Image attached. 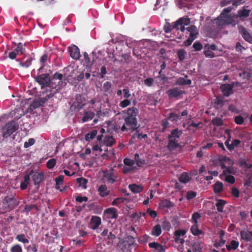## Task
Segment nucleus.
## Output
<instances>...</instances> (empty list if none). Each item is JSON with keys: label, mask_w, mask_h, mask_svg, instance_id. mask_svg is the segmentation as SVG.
Here are the masks:
<instances>
[{"label": "nucleus", "mask_w": 252, "mask_h": 252, "mask_svg": "<svg viewBox=\"0 0 252 252\" xmlns=\"http://www.w3.org/2000/svg\"><path fill=\"white\" fill-rule=\"evenodd\" d=\"M92 155V149L89 148H86L84 151L81 154L82 157H86V156L89 155Z\"/></svg>", "instance_id": "obj_56"}, {"label": "nucleus", "mask_w": 252, "mask_h": 252, "mask_svg": "<svg viewBox=\"0 0 252 252\" xmlns=\"http://www.w3.org/2000/svg\"><path fill=\"white\" fill-rule=\"evenodd\" d=\"M77 183L80 187L83 189L87 188V180L84 178H78L77 179Z\"/></svg>", "instance_id": "obj_40"}, {"label": "nucleus", "mask_w": 252, "mask_h": 252, "mask_svg": "<svg viewBox=\"0 0 252 252\" xmlns=\"http://www.w3.org/2000/svg\"><path fill=\"white\" fill-rule=\"evenodd\" d=\"M226 201L222 199H218L217 200L216 204L217 210L220 212H222L223 211V207L226 204Z\"/></svg>", "instance_id": "obj_28"}, {"label": "nucleus", "mask_w": 252, "mask_h": 252, "mask_svg": "<svg viewBox=\"0 0 252 252\" xmlns=\"http://www.w3.org/2000/svg\"><path fill=\"white\" fill-rule=\"evenodd\" d=\"M223 185L220 182H217L213 186V189L215 193L220 192L223 189Z\"/></svg>", "instance_id": "obj_26"}, {"label": "nucleus", "mask_w": 252, "mask_h": 252, "mask_svg": "<svg viewBox=\"0 0 252 252\" xmlns=\"http://www.w3.org/2000/svg\"><path fill=\"white\" fill-rule=\"evenodd\" d=\"M187 53L184 50H180L178 52V56L181 61H183L185 59Z\"/></svg>", "instance_id": "obj_51"}, {"label": "nucleus", "mask_w": 252, "mask_h": 252, "mask_svg": "<svg viewBox=\"0 0 252 252\" xmlns=\"http://www.w3.org/2000/svg\"><path fill=\"white\" fill-rule=\"evenodd\" d=\"M219 161L221 168H224L226 165H231L233 164V161L228 158L224 156L220 157L219 158Z\"/></svg>", "instance_id": "obj_11"}, {"label": "nucleus", "mask_w": 252, "mask_h": 252, "mask_svg": "<svg viewBox=\"0 0 252 252\" xmlns=\"http://www.w3.org/2000/svg\"><path fill=\"white\" fill-rule=\"evenodd\" d=\"M101 219L97 216H93L92 217L90 221V226L93 229H96L101 224Z\"/></svg>", "instance_id": "obj_12"}, {"label": "nucleus", "mask_w": 252, "mask_h": 252, "mask_svg": "<svg viewBox=\"0 0 252 252\" xmlns=\"http://www.w3.org/2000/svg\"><path fill=\"white\" fill-rule=\"evenodd\" d=\"M56 164V160L54 158L49 160L47 162V166L48 168L51 169Z\"/></svg>", "instance_id": "obj_55"}, {"label": "nucleus", "mask_w": 252, "mask_h": 252, "mask_svg": "<svg viewBox=\"0 0 252 252\" xmlns=\"http://www.w3.org/2000/svg\"><path fill=\"white\" fill-rule=\"evenodd\" d=\"M191 83V81L190 79H188L187 78V76L186 77V78H179L176 83L180 85H190Z\"/></svg>", "instance_id": "obj_33"}, {"label": "nucleus", "mask_w": 252, "mask_h": 252, "mask_svg": "<svg viewBox=\"0 0 252 252\" xmlns=\"http://www.w3.org/2000/svg\"><path fill=\"white\" fill-rule=\"evenodd\" d=\"M43 179V175L42 174L35 172L32 176V180L35 184H38L41 183Z\"/></svg>", "instance_id": "obj_23"}, {"label": "nucleus", "mask_w": 252, "mask_h": 252, "mask_svg": "<svg viewBox=\"0 0 252 252\" xmlns=\"http://www.w3.org/2000/svg\"><path fill=\"white\" fill-rule=\"evenodd\" d=\"M135 169L134 166L125 165L123 168V172L124 173H128L132 172Z\"/></svg>", "instance_id": "obj_49"}, {"label": "nucleus", "mask_w": 252, "mask_h": 252, "mask_svg": "<svg viewBox=\"0 0 252 252\" xmlns=\"http://www.w3.org/2000/svg\"><path fill=\"white\" fill-rule=\"evenodd\" d=\"M173 205L174 204L172 202L167 200H163L160 203V206L162 208H169L173 207Z\"/></svg>", "instance_id": "obj_43"}, {"label": "nucleus", "mask_w": 252, "mask_h": 252, "mask_svg": "<svg viewBox=\"0 0 252 252\" xmlns=\"http://www.w3.org/2000/svg\"><path fill=\"white\" fill-rule=\"evenodd\" d=\"M16 239L20 242L24 244H28L29 242V240L26 238L24 234H18L16 237Z\"/></svg>", "instance_id": "obj_36"}, {"label": "nucleus", "mask_w": 252, "mask_h": 252, "mask_svg": "<svg viewBox=\"0 0 252 252\" xmlns=\"http://www.w3.org/2000/svg\"><path fill=\"white\" fill-rule=\"evenodd\" d=\"M187 30L189 32V37L193 38V40H194L196 37V35L197 34V31L196 28L194 26H191L187 28Z\"/></svg>", "instance_id": "obj_22"}, {"label": "nucleus", "mask_w": 252, "mask_h": 252, "mask_svg": "<svg viewBox=\"0 0 252 252\" xmlns=\"http://www.w3.org/2000/svg\"><path fill=\"white\" fill-rule=\"evenodd\" d=\"M191 179V177L187 172H184L180 176L179 180L180 182L183 183H187L189 182Z\"/></svg>", "instance_id": "obj_27"}, {"label": "nucleus", "mask_w": 252, "mask_h": 252, "mask_svg": "<svg viewBox=\"0 0 252 252\" xmlns=\"http://www.w3.org/2000/svg\"><path fill=\"white\" fill-rule=\"evenodd\" d=\"M130 104V101L127 99H125V100L120 102L119 105L122 108H125Z\"/></svg>", "instance_id": "obj_53"}, {"label": "nucleus", "mask_w": 252, "mask_h": 252, "mask_svg": "<svg viewBox=\"0 0 252 252\" xmlns=\"http://www.w3.org/2000/svg\"><path fill=\"white\" fill-rule=\"evenodd\" d=\"M170 98L176 97L181 94V92L177 89L170 90L167 92Z\"/></svg>", "instance_id": "obj_29"}, {"label": "nucleus", "mask_w": 252, "mask_h": 252, "mask_svg": "<svg viewBox=\"0 0 252 252\" xmlns=\"http://www.w3.org/2000/svg\"><path fill=\"white\" fill-rule=\"evenodd\" d=\"M102 146L101 144H100V145L98 144L93 145L92 147V157L93 158H95L96 157L100 156L103 151L104 152L107 151V148L103 149L102 148Z\"/></svg>", "instance_id": "obj_7"}, {"label": "nucleus", "mask_w": 252, "mask_h": 252, "mask_svg": "<svg viewBox=\"0 0 252 252\" xmlns=\"http://www.w3.org/2000/svg\"><path fill=\"white\" fill-rule=\"evenodd\" d=\"M250 13V10L246 9H243L241 10H239L238 11V16H235L236 18L235 19V21L237 22L236 19L239 18H246L249 16Z\"/></svg>", "instance_id": "obj_31"}, {"label": "nucleus", "mask_w": 252, "mask_h": 252, "mask_svg": "<svg viewBox=\"0 0 252 252\" xmlns=\"http://www.w3.org/2000/svg\"><path fill=\"white\" fill-rule=\"evenodd\" d=\"M103 215L105 219H116L117 217L116 209L114 208H108L104 211Z\"/></svg>", "instance_id": "obj_8"}, {"label": "nucleus", "mask_w": 252, "mask_h": 252, "mask_svg": "<svg viewBox=\"0 0 252 252\" xmlns=\"http://www.w3.org/2000/svg\"><path fill=\"white\" fill-rule=\"evenodd\" d=\"M222 169H223V174H221L220 176L221 179H223V175H228V174L235 173V171L232 167L225 166V167Z\"/></svg>", "instance_id": "obj_25"}, {"label": "nucleus", "mask_w": 252, "mask_h": 252, "mask_svg": "<svg viewBox=\"0 0 252 252\" xmlns=\"http://www.w3.org/2000/svg\"><path fill=\"white\" fill-rule=\"evenodd\" d=\"M212 122L214 125L217 126H221L222 124V121L220 118L214 119Z\"/></svg>", "instance_id": "obj_64"}, {"label": "nucleus", "mask_w": 252, "mask_h": 252, "mask_svg": "<svg viewBox=\"0 0 252 252\" xmlns=\"http://www.w3.org/2000/svg\"><path fill=\"white\" fill-rule=\"evenodd\" d=\"M37 81L41 85H45L47 83L48 79L44 75H41L36 78Z\"/></svg>", "instance_id": "obj_42"}, {"label": "nucleus", "mask_w": 252, "mask_h": 252, "mask_svg": "<svg viewBox=\"0 0 252 252\" xmlns=\"http://www.w3.org/2000/svg\"><path fill=\"white\" fill-rule=\"evenodd\" d=\"M70 57L74 59L77 60L80 56L79 48L75 45H72L68 48Z\"/></svg>", "instance_id": "obj_9"}, {"label": "nucleus", "mask_w": 252, "mask_h": 252, "mask_svg": "<svg viewBox=\"0 0 252 252\" xmlns=\"http://www.w3.org/2000/svg\"><path fill=\"white\" fill-rule=\"evenodd\" d=\"M235 122L238 125H242L244 123V119L240 116H236L235 118Z\"/></svg>", "instance_id": "obj_57"}, {"label": "nucleus", "mask_w": 252, "mask_h": 252, "mask_svg": "<svg viewBox=\"0 0 252 252\" xmlns=\"http://www.w3.org/2000/svg\"><path fill=\"white\" fill-rule=\"evenodd\" d=\"M149 247L154 248L159 252L163 251L162 246L156 242H152L149 244Z\"/></svg>", "instance_id": "obj_37"}, {"label": "nucleus", "mask_w": 252, "mask_h": 252, "mask_svg": "<svg viewBox=\"0 0 252 252\" xmlns=\"http://www.w3.org/2000/svg\"><path fill=\"white\" fill-rule=\"evenodd\" d=\"M223 176H225V178L224 179H222V180H224L225 182L231 184L234 183L235 178L233 176L228 175Z\"/></svg>", "instance_id": "obj_47"}, {"label": "nucleus", "mask_w": 252, "mask_h": 252, "mask_svg": "<svg viewBox=\"0 0 252 252\" xmlns=\"http://www.w3.org/2000/svg\"><path fill=\"white\" fill-rule=\"evenodd\" d=\"M4 207L8 210L12 209L16 205V200L13 197H6L3 201Z\"/></svg>", "instance_id": "obj_6"}, {"label": "nucleus", "mask_w": 252, "mask_h": 252, "mask_svg": "<svg viewBox=\"0 0 252 252\" xmlns=\"http://www.w3.org/2000/svg\"><path fill=\"white\" fill-rule=\"evenodd\" d=\"M239 31L245 40L252 44V36L247 32L246 29L241 27H239Z\"/></svg>", "instance_id": "obj_16"}, {"label": "nucleus", "mask_w": 252, "mask_h": 252, "mask_svg": "<svg viewBox=\"0 0 252 252\" xmlns=\"http://www.w3.org/2000/svg\"><path fill=\"white\" fill-rule=\"evenodd\" d=\"M241 238L246 241L252 240V231L242 230L240 232Z\"/></svg>", "instance_id": "obj_15"}, {"label": "nucleus", "mask_w": 252, "mask_h": 252, "mask_svg": "<svg viewBox=\"0 0 252 252\" xmlns=\"http://www.w3.org/2000/svg\"><path fill=\"white\" fill-rule=\"evenodd\" d=\"M182 133V132L181 130L175 129L171 132V135L169 136V139L179 140V137L181 135Z\"/></svg>", "instance_id": "obj_20"}, {"label": "nucleus", "mask_w": 252, "mask_h": 252, "mask_svg": "<svg viewBox=\"0 0 252 252\" xmlns=\"http://www.w3.org/2000/svg\"><path fill=\"white\" fill-rule=\"evenodd\" d=\"M196 193L192 191H189L187 193V198L188 200L191 199L196 196Z\"/></svg>", "instance_id": "obj_58"}, {"label": "nucleus", "mask_w": 252, "mask_h": 252, "mask_svg": "<svg viewBox=\"0 0 252 252\" xmlns=\"http://www.w3.org/2000/svg\"><path fill=\"white\" fill-rule=\"evenodd\" d=\"M187 233L186 229H177L174 232V241L177 244L183 245L185 240L184 237Z\"/></svg>", "instance_id": "obj_5"}, {"label": "nucleus", "mask_w": 252, "mask_h": 252, "mask_svg": "<svg viewBox=\"0 0 252 252\" xmlns=\"http://www.w3.org/2000/svg\"><path fill=\"white\" fill-rule=\"evenodd\" d=\"M10 252H23L22 247L19 244H15L10 248Z\"/></svg>", "instance_id": "obj_45"}, {"label": "nucleus", "mask_w": 252, "mask_h": 252, "mask_svg": "<svg viewBox=\"0 0 252 252\" xmlns=\"http://www.w3.org/2000/svg\"><path fill=\"white\" fill-rule=\"evenodd\" d=\"M24 50L22 45L21 44H19L15 49L9 53L8 57L10 59L14 60L18 55L22 54Z\"/></svg>", "instance_id": "obj_10"}, {"label": "nucleus", "mask_w": 252, "mask_h": 252, "mask_svg": "<svg viewBox=\"0 0 252 252\" xmlns=\"http://www.w3.org/2000/svg\"><path fill=\"white\" fill-rule=\"evenodd\" d=\"M104 178L110 183H113L116 180V176L111 173L106 174L104 175Z\"/></svg>", "instance_id": "obj_35"}, {"label": "nucleus", "mask_w": 252, "mask_h": 252, "mask_svg": "<svg viewBox=\"0 0 252 252\" xmlns=\"http://www.w3.org/2000/svg\"><path fill=\"white\" fill-rule=\"evenodd\" d=\"M239 162L241 166H243L246 169L252 167V164L247 163V161L245 159H240Z\"/></svg>", "instance_id": "obj_46"}, {"label": "nucleus", "mask_w": 252, "mask_h": 252, "mask_svg": "<svg viewBox=\"0 0 252 252\" xmlns=\"http://www.w3.org/2000/svg\"><path fill=\"white\" fill-rule=\"evenodd\" d=\"M190 23L189 19L188 18H181L173 24V28L180 30L183 32L185 30L184 26L188 25Z\"/></svg>", "instance_id": "obj_4"}, {"label": "nucleus", "mask_w": 252, "mask_h": 252, "mask_svg": "<svg viewBox=\"0 0 252 252\" xmlns=\"http://www.w3.org/2000/svg\"><path fill=\"white\" fill-rule=\"evenodd\" d=\"M200 218V215L197 212L194 213L191 217V221L194 224L197 223V220Z\"/></svg>", "instance_id": "obj_50"}, {"label": "nucleus", "mask_w": 252, "mask_h": 252, "mask_svg": "<svg viewBox=\"0 0 252 252\" xmlns=\"http://www.w3.org/2000/svg\"><path fill=\"white\" fill-rule=\"evenodd\" d=\"M115 143V141L113 136L107 135L105 136L102 141H101V144L102 145H105L106 147H110L112 146Z\"/></svg>", "instance_id": "obj_13"}, {"label": "nucleus", "mask_w": 252, "mask_h": 252, "mask_svg": "<svg viewBox=\"0 0 252 252\" xmlns=\"http://www.w3.org/2000/svg\"><path fill=\"white\" fill-rule=\"evenodd\" d=\"M96 135V131L93 130L86 134L85 139L86 141H89L94 138Z\"/></svg>", "instance_id": "obj_44"}, {"label": "nucleus", "mask_w": 252, "mask_h": 252, "mask_svg": "<svg viewBox=\"0 0 252 252\" xmlns=\"http://www.w3.org/2000/svg\"><path fill=\"white\" fill-rule=\"evenodd\" d=\"M18 128L17 125L14 122L7 123L2 128L3 137L7 138L15 131Z\"/></svg>", "instance_id": "obj_3"}, {"label": "nucleus", "mask_w": 252, "mask_h": 252, "mask_svg": "<svg viewBox=\"0 0 252 252\" xmlns=\"http://www.w3.org/2000/svg\"><path fill=\"white\" fill-rule=\"evenodd\" d=\"M204 53L207 58H214L215 57L214 53L209 48H208V46H205Z\"/></svg>", "instance_id": "obj_39"}, {"label": "nucleus", "mask_w": 252, "mask_h": 252, "mask_svg": "<svg viewBox=\"0 0 252 252\" xmlns=\"http://www.w3.org/2000/svg\"><path fill=\"white\" fill-rule=\"evenodd\" d=\"M137 111V109L134 107L127 110V115L125 117V124L121 127L122 131H133L137 128V121L136 119Z\"/></svg>", "instance_id": "obj_1"}, {"label": "nucleus", "mask_w": 252, "mask_h": 252, "mask_svg": "<svg viewBox=\"0 0 252 252\" xmlns=\"http://www.w3.org/2000/svg\"><path fill=\"white\" fill-rule=\"evenodd\" d=\"M126 199L123 197H119L114 200L112 204L114 206H118L119 204L123 203Z\"/></svg>", "instance_id": "obj_48"}, {"label": "nucleus", "mask_w": 252, "mask_h": 252, "mask_svg": "<svg viewBox=\"0 0 252 252\" xmlns=\"http://www.w3.org/2000/svg\"><path fill=\"white\" fill-rule=\"evenodd\" d=\"M239 244L238 241L233 240L229 244L226 245L227 249L229 251L235 250L238 248Z\"/></svg>", "instance_id": "obj_32"}, {"label": "nucleus", "mask_w": 252, "mask_h": 252, "mask_svg": "<svg viewBox=\"0 0 252 252\" xmlns=\"http://www.w3.org/2000/svg\"><path fill=\"white\" fill-rule=\"evenodd\" d=\"M161 231L160 225L157 224L154 227L151 234L155 236H158L161 234Z\"/></svg>", "instance_id": "obj_30"}, {"label": "nucleus", "mask_w": 252, "mask_h": 252, "mask_svg": "<svg viewBox=\"0 0 252 252\" xmlns=\"http://www.w3.org/2000/svg\"><path fill=\"white\" fill-rule=\"evenodd\" d=\"M128 188L129 189L134 193H139L143 189V187L141 186L137 185L136 184L129 185Z\"/></svg>", "instance_id": "obj_24"}, {"label": "nucleus", "mask_w": 252, "mask_h": 252, "mask_svg": "<svg viewBox=\"0 0 252 252\" xmlns=\"http://www.w3.org/2000/svg\"><path fill=\"white\" fill-rule=\"evenodd\" d=\"M191 245L192 247L193 251L194 252H201L202 248L200 244L198 242H191Z\"/></svg>", "instance_id": "obj_38"}, {"label": "nucleus", "mask_w": 252, "mask_h": 252, "mask_svg": "<svg viewBox=\"0 0 252 252\" xmlns=\"http://www.w3.org/2000/svg\"><path fill=\"white\" fill-rule=\"evenodd\" d=\"M169 139V140L168 144V148L170 150H173L180 147L179 140H173L172 139Z\"/></svg>", "instance_id": "obj_19"}, {"label": "nucleus", "mask_w": 252, "mask_h": 252, "mask_svg": "<svg viewBox=\"0 0 252 252\" xmlns=\"http://www.w3.org/2000/svg\"><path fill=\"white\" fill-rule=\"evenodd\" d=\"M94 113L91 112H86L82 118V121L85 122L91 120L94 118Z\"/></svg>", "instance_id": "obj_34"}, {"label": "nucleus", "mask_w": 252, "mask_h": 252, "mask_svg": "<svg viewBox=\"0 0 252 252\" xmlns=\"http://www.w3.org/2000/svg\"><path fill=\"white\" fill-rule=\"evenodd\" d=\"M193 47L194 48L195 51H200L202 48V45L200 43L195 42L193 45Z\"/></svg>", "instance_id": "obj_59"}, {"label": "nucleus", "mask_w": 252, "mask_h": 252, "mask_svg": "<svg viewBox=\"0 0 252 252\" xmlns=\"http://www.w3.org/2000/svg\"><path fill=\"white\" fill-rule=\"evenodd\" d=\"M111 88V84L109 82H106L103 84V89L105 92H109Z\"/></svg>", "instance_id": "obj_54"}, {"label": "nucleus", "mask_w": 252, "mask_h": 252, "mask_svg": "<svg viewBox=\"0 0 252 252\" xmlns=\"http://www.w3.org/2000/svg\"><path fill=\"white\" fill-rule=\"evenodd\" d=\"M231 193L232 194L236 197H238L239 196V190L236 188H232L231 189Z\"/></svg>", "instance_id": "obj_63"}, {"label": "nucleus", "mask_w": 252, "mask_h": 252, "mask_svg": "<svg viewBox=\"0 0 252 252\" xmlns=\"http://www.w3.org/2000/svg\"><path fill=\"white\" fill-rule=\"evenodd\" d=\"M124 162L125 165H127V166H133L134 164V162L133 160H131L130 159L127 158H125L124 160Z\"/></svg>", "instance_id": "obj_61"}, {"label": "nucleus", "mask_w": 252, "mask_h": 252, "mask_svg": "<svg viewBox=\"0 0 252 252\" xmlns=\"http://www.w3.org/2000/svg\"><path fill=\"white\" fill-rule=\"evenodd\" d=\"M97 190L99 194L101 197L106 196L110 193L109 190L107 189V187L105 185H102L98 187Z\"/></svg>", "instance_id": "obj_17"}, {"label": "nucleus", "mask_w": 252, "mask_h": 252, "mask_svg": "<svg viewBox=\"0 0 252 252\" xmlns=\"http://www.w3.org/2000/svg\"><path fill=\"white\" fill-rule=\"evenodd\" d=\"M30 182V176L26 175L24 176V180L21 184V188L22 189H25L27 188Z\"/></svg>", "instance_id": "obj_41"}, {"label": "nucleus", "mask_w": 252, "mask_h": 252, "mask_svg": "<svg viewBox=\"0 0 252 252\" xmlns=\"http://www.w3.org/2000/svg\"><path fill=\"white\" fill-rule=\"evenodd\" d=\"M232 88L233 86L229 84H223L221 86V91L224 95L226 96H228L233 93Z\"/></svg>", "instance_id": "obj_14"}, {"label": "nucleus", "mask_w": 252, "mask_h": 252, "mask_svg": "<svg viewBox=\"0 0 252 252\" xmlns=\"http://www.w3.org/2000/svg\"><path fill=\"white\" fill-rule=\"evenodd\" d=\"M231 7L225 8L219 17L216 20V23L220 26L231 24L235 25L237 24L235 21L236 17L235 16H228L227 14L231 10Z\"/></svg>", "instance_id": "obj_2"}, {"label": "nucleus", "mask_w": 252, "mask_h": 252, "mask_svg": "<svg viewBox=\"0 0 252 252\" xmlns=\"http://www.w3.org/2000/svg\"><path fill=\"white\" fill-rule=\"evenodd\" d=\"M230 138V137L229 136L228 139L225 141V144L229 149H234L235 147L238 146L240 144V141L239 140L235 139L232 141V143L230 145H228Z\"/></svg>", "instance_id": "obj_21"}, {"label": "nucleus", "mask_w": 252, "mask_h": 252, "mask_svg": "<svg viewBox=\"0 0 252 252\" xmlns=\"http://www.w3.org/2000/svg\"><path fill=\"white\" fill-rule=\"evenodd\" d=\"M147 213L148 214L153 218H156L157 216V212L155 211L152 210L150 208L147 209Z\"/></svg>", "instance_id": "obj_60"}, {"label": "nucleus", "mask_w": 252, "mask_h": 252, "mask_svg": "<svg viewBox=\"0 0 252 252\" xmlns=\"http://www.w3.org/2000/svg\"><path fill=\"white\" fill-rule=\"evenodd\" d=\"M190 231L191 233L194 236H199L203 234V232L201 230L198 228V225L197 223L193 224L191 228Z\"/></svg>", "instance_id": "obj_18"}, {"label": "nucleus", "mask_w": 252, "mask_h": 252, "mask_svg": "<svg viewBox=\"0 0 252 252\" xmlns=\"http://www.w3.org/2000/svg\"><path fill=\"white\" fill-rule=\"evenodd\" d=\"M35 143V140L33 138H30L28 141H26L24 143V147L25 148H29V147L33 145Z\"/></svg>", "instance_id": "obj_52"}, {"label": "nucleus", "mask_w": 252, "mask_h": 252, "mask_svg": "<svg viewBox=\"0 0 252 252\" xmlns=\"http://www.w3.org/2000/svg\"><path fill=\"white\" fill-rule=\"evenodd\" d=\"M154 82V79L152 78H149L144 80V84L147 86H151Z\"/></svg>", "instance_id": "obj_62"}]
</instances>
